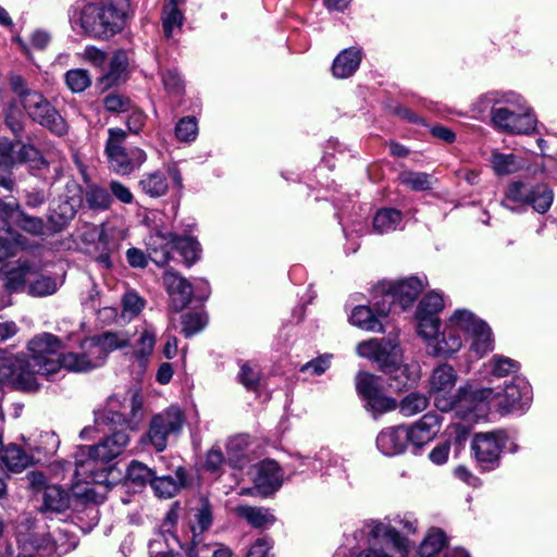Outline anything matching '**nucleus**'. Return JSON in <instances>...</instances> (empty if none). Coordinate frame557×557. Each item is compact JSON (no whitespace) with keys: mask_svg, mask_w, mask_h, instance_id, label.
Segmentation results:
<instances>
[{"mask_svg":"<svg viewBox=\"0 0 557 557\" xmlns=\"http://www.w3.org/2000/svg\"><path fill=\"white\" fill-rule=\"evenodd\" d=\"M470 343L469 350L476 358L484 357L494 348L491 327L467 309H457L445 321L444 329L428 348L432 357L450 358L463 346V339Z\"/></svg>","mask_w":557,"mask_h":557,"instance_id":"1","label":"nucleus"},{"mask_svg":"<svg viewBox=\"0 0 557 557\" xmlns=\"http://www.w3.org/2000/svg\"><path fill=\"white\" fill-rule=\"evenodd\" d=\"M473 110L483 115L490 113L492 126L510 135H529L536 131L537 120L525 99L516 92L492 91L482 95Z\"/></svg>","mask_w":557,"mask_h":557,"instance_id":"2","label":"nucleus"},{"mask_svg":"<svg viewBox=\"0 0 557 557\" xmlns=\"http://www.w3.org/2000/svg\"><path fill=\"white\" fill-rule=\"evenodd\" d=\"M358 356L377 363L387 375L388 385L400 392L413 387L421 379V367L417 361L405 362L397 337L371 338L357 345Z\"/></svg>","mask_w":557,"mask_h":557,"instance_id":"3","label":"nucleus"},{"mask_svg":"<svg viewBox=\"0 0 557 557\" xmlns=\"http://www.w3.org/2000/svg\"><path fill=\"white\" fill-rule=\"evenodd\" d=\"M531 400V386L523 379H516L511 384L506 385L503 393H496L493 388L488 387L474 391L470 399L471 403H475L473 408L463 410V406H461L458 411L460 420L468 425L459 423L453 425L458 433L456 440L461 442L466 438L469 426L487 414L492 403H495L502 412L509 413L523 411L530 405Z\"/></svg>","mask_w":557,"mask_h":557,"instance_id":"4","label":"nucleus"},{"mask_svg":"<svg viewBox=\"0 0 557 557\" xmlns=\"http://www.w3.org/2000/svg\"><path fill=\"white\" fill-rule=\"evenodd\" d=\"M27 348L29 358L23 360L24 366L16 373V381L22 389H37L39 384L36 375L50 376L61 369L70 371L64 361L70 352L59 354L61 341L55 335L41 333L28 342Z\"/></svg>","mask_w":557,"mask_h":557,"instance_id":"5","label":"nucleus"},{"mask_svg":"<svg viewBox=\"0 0 557 557\" xmlns=\"http://www.w3.org/2000/svg\"><path fill=\"white\" fill-rule=\"evenodd\" d=\"M16 541L24 552L34 550L38 557H62L77 545L76 537L67 530L59 528L46 531L28 517L18 523Z\"/></svg>","mask_w":557,"mask_h":557,"instance_id":"6","label":"nucleus"},{"mask_svg":"<svg viewBox=\"0 0 557 557\" xmlns=\"http://www.w3.org/2000/svg\"><path fill=\"white\" fill-rule=\"evenodd\" d=\"M12 224L35 235L44 236L48 227L40 218L24 213L14 198L0 199V260H4L24 246V238L17 234Z\"/></svg>","mask_w":557,"mask_h":557,"instance_id":"7","label":"nucleus"},{"mask_svg":"<svg viewBox=\"0 0 557 557\" xmlns=\"http://www.w3.org/2000/svg\"><path fill=\"white\" fill-rule=\"evenodd\" d=\"M458 379V372L451 364L440 363L430 373L428 391L438 410L447 412L455 408L456 416L460 419L458 412L460 407L463 406V410H469L475 403L470 401L473 392L467 395L463 388H456Z\"/></svg>","mask_w":557,"mask_h":557,"instance_id":"8","label":"nucleus"},{"mask_svg":"<svg viewBox=\"0 0 557 557\" xmlns=\"http://www.w3.org/2000/svg\"><path fill=\"white\" fill-rule=\"evenodd\" d=\"M114 472L112 467L96 470L92 460L75 455V471L71 484L72 496L85 504H100L112 485L108 476Z\"/></svg>","mask_w":557,"mask_h":557,"instance_id":"9","label":"nucleus"},{"mask_svg":"<svg viewBox=\"0 0 557 557\" xmlns=\"http://www.w3.org/2000/svg\"><path fill=\"white\" fill-rule=\"evenodd\" d=\"M129 344L124 333L107 332L82 343V352H70L64 361L73 372L89 371L102 366L110 351L123 348Z\"/></svg>","mask_w":557,"mask_h":557,"instance_id":"10","label":"nucleus"},{"mask_svg":"<svg viewBox=\"0 0 557 557\" xmlns=\"http://www.w3.org/2000/svg\"><path fill=\"white\" fill-rule=\"evenodd\" d=\"M11 86L33 121L58 136L66 134L67 124L65 120L40 92L28 89L24 79L20 76L12 77Z\"/></svg>","mask_w":557,"mask_h":557,"instance_id":"11","label":"nucleus"},{"mask_svg":"<svg viewBox=\"0 0 557 557\" xmlns=\"http://www.w3.org/2000/svg\"><path fill=\"white\" fill-rule=\"evenodd\" d=\"M368 548L356 557H406L410 541L396 531V525L386 521L371 520L367 522Z\"/></svg>","mask_w":557,"mask_h":557,"instance_id":"12","label":"nucleus"},{"mask_svg":"<svg viewBox=\"0 0 557 557\" xmlns=\"http://www.w3.org/2000/svg\"><path fill=\"white\" fill-rule=\"evenodd\" d=\"M50 161L32 145L21 140L0 138V186L11 189L13 186L12 171L22 163H27L32 169L47 166Z\"/></svg>","mask_w":557,"mask_h":557,"instance_id":"13","label":"nucleus"},{"mask_svg":"<svg viewBox=\"0 0 557 557\" xmlns=\"http://www.w3.org/2000/svg\"><path fill=\"white\" fill-rule=\"evenodd\" d=\"M144 398L137 388L115 394L108 399L107 411L97 418L103 422L125 425L131 431H137L144 419Z\"/></svg>","mask_w":557,"mask_h":557,"instance_id":"14","label":"nucleus"},{"mask_svg":"<svg viewBox=\"0 0 557 557\" xmlns=\"http://www.w3.org/2000/svg\"><path fill=\"white\" fill-rule=\"evenodd\" d=\"M184 422L182 410L178 407H170L151 418L149 428L139 443L144 446L149 444L156 451L161 453L166 448L169 438L181 433Z\"/></svg>","mask_w":557,"mask_h":557,"instance_id":"15","label":"nucleus"},{"mask_svg":"<svg viewBox=\"0 0 557 557\" xmlns=\"http://www.w3.org/2000/svg\"><path fill=\"white\" fill-rule=\"evenodd\" d=\"M106 144L110 168L120 175H128L139 169L147 160L146 152L140 148H133L128 151L122 146L126 132L121 128H110Z\"/></svg>","mask_w":557,"mask_h":557,"instance_id":"16","label":"nucleus"},{"mask_svg":"<svg viewBox=\"0 0 557 557\" xmlns=\"http://www.w3.org/2000/svg\"><path fill=\"white\" fill-rule=\"evenodd\" d=\"M423 287V282L416 276L382 285L375 290L376 296L381 295V299H375L376 311L380 315H387L394 304H399L401 309H406L416 300Z\"/></svg>","mask_w":557,"mask_h":557,"instance_id":"17","label":"nucleus"},{"mask_svg":"<svg viewBox=\"0 0 557 557\" xmlns=\"http://www.w3.org/2000/svg\"><path fill=\"white\" fill-rule=\"evenodd\" d=\"M507 443L504 431L478 433L474 435L471 449L481 470L492 471L499 466L500 456Z\"/></svg>","mask_w":557,"mask_h":557,"instance_id":"18","label":"nucleus"},{"mask_svg":"<svg viewBox=\"0 0 557 557\" xmlns=\"http://www.w3.org/2000/svg\"><path fill=\"white\" fill-rule=\"evenodd\" d=\"M161 242L160 246L164 243V248H161V257L154 258V262L158 264H165L170 259V248L177 250L183 257L186 264L191 265L200 258L201 248L199 243L190 236H175L173 234L162 235L156 234L151 236L149 245L153 247V251L157 253V244Z\"/></svg>","mask_w":557,"mask_h":557,"instance_id":"19","label":"nucleus"},{"mask_svg":"<svg viewBox=\"0 0 557 557\" xmlns=\"http://www.w3.org/2000/svg\"><path fill=\"white\" fill-rule=\"evenodd\" d=\"M163 283L170 296V305L175 311H181L188 306L195 294L194 288L201 289V294L196 295L200 300L206 299L209 295V285L206 281H197L196 287H194L184 277L170 270L165 271Z\"/></svg>","mask_w":557,"mask_h":557,"instance_id":"20","label":"nucleus"},{"mask_svg":"<svg viewBox=\"0 0 557 557\" xmlns=\"http://www.w3.org/2000/svg\"><path fill=\"white\" fill-rule=\"evenodd\" d=\"M129 444V435L125 431H117L104 437L94 446H81L76 453L85 460H92L96 468L97 462H109L120 456Z\"/></svg>","mask_w":557,"mask_h":557,"instance_id":"21","label":"nucleus"},{"mask_svg":"<svg viewBox=\"0 0 557 557\" xmlns=\"http://www.w3.org/2000/svg\"><path fill=\"white\" fill-rule=\"evenodd\" d=\"M356 388L374 413L381 414L397 408L396 400L384 395L379 376L360 372L356 377Z\"/></svg>","mask_w":557,"mask_h":557,"instance_id":"22","label":"nucleus"},{"mask_svg":"<svg viewBox=\"0 0 557 557\" xmlns=\"http://www.w3.org/2000/svg\"><path fill=\"white\" fill-rule=\"evenodd\" d=\"M178 520V507L173 506L166 513L160 530L154 533L149 542L150 557H164L172 553L175 546L184 547V544L172 533L173 527ZM187 546V543H185Z\"/></svg>","mask_w":557,"mask_h":557,"instance_id":"23","label":"nucleus"},{"mask_svg":"<svg viewBox=\"0 0 557 557\" xmlns=\"http://www.w3.org/2000/svg\"><path fill=\"white\" fill-rule=\"evenodd\" d=\"M284 473L274 460H263L255 466L253 485L263 496L275 493L283 484Z\"/></svg>","mask_w":557,"mask_h":557,"instance_id":"24","label":"nucleus"},{"mask_svg":"<svg viewBox=\"0 0 557 557\" xmlns=\"http://www.w3.org/2000/svg\"><path fill=\"white\" fill-rule=\"evenodd\" d=\"M196 523L190 525L188 533V543L186 553L188 557H198L200 552L207 549V545L202 544L201 534L207 531L212 523V510L207 500H201L200 507L195 515Z\"/></svg>","mask_w":557,"mask_h":557,"instance_id":"25","label":"nucleus"},{"mask_svg":"<svg viewBox=\"0 0 557 557\" xmlns=\"http://www.w3.org/2000/svg\"><path fill=\"white\" fill-rule=\"evenodd\" d=\"M99 8H101V13H104L103 27L107 28L104 38H109L121 32L125 26L129 13L128 0H102L99 3Z\"/></svg>","mask_w":557,"mask_h":557,"instance_id":"26","label":"nucleus"},{"mask_svg":"<svg viewBox=\"0 0 557 557\" xmlns=\"http://www.w3.org/2000/svg\"><path fill=\"white\" fill-rule=\"evenodd\" d=\"M441 419L436 413H425L420 420L406 426L408 443L421 447L432 441L440 431Z\"/></svg>","mask_w":557,"mask_h":557,"instance_id":"27","label":"nucleus"},{"mask_svg":"<svg viewBox=\"0 0 557 557\" xmlns=\"http://www.w3.org/2000/svg\"><path fill=\"white\" fill-rule=\"evenodd\" d=\"M408 444L406 426H392L381 431L376 437V446L385 456H396L405 451Z\"/></svg>","mask_w":557,"mask_h":557,"instance_id":"28","label":"nucleus"},{"mask_svg":"<svg viewBox=\"0 0 557 557\" xmlns=\"http://www.w3.org/2000/svg\"><path fill=\"white\" fill-rule=\"evenodd\" d=\"M38 272V267L28 261L18 260L12 265H5V287L10 292L27 288L26 282Z\"/></svg>","mask_w":557,"mask_h":557,"instance_id":"29","label":"nucleus"},{"mask_svg":"<svg viewBox=\"0 0 557 557\" xmlns=\"http://www.w3.org/2000/svg\"><path fill=\"white\" fill-rule=\"evenodd\" d=\"M103 14L99 4H84L79 9V25L83 32L95 38H104L107 28L103 27Z\"/></svg>","mask_w":557,"mask_h":557,"instance_id":"30","label":"nucleus"},{"mask_svg":"<svg viewBox=\"0 0 557 557\" xmlns=\"http://www.w3.org/2000/svg\"><path fill=\"white\" fill-rule=\"evenodd\" d=\"M129 59L124 50L115 51L109 62L108 70L101 75L100 84L109 88L124 82L128 73Z\"/></svg>","mask_w":557,"mask_h":557,"instance_id":"31","label":"nucleus"},{"mask_svg":"<svg viewBox=\"0 0 557 557\" xmlns=\"http://www.w3.org/2000/svg\"><path fill=\"white\" fill-rule=\"evenodd\" d=\"M81 199L71 197L60 200L50 209L49 224L52 232H59L72 221L76 214Z\"/></svg>","mask_w":557,"mask_h":557,"instance_id":"32","label":"nucleus"},{"mask_svg":"<svg viewBox=\"0 0 557 557\" xmlns=\"http://www.w3.org/2000/svg\"><path fill=\"white\" fill-rule=\"evenodd\" d=\"M38 497L41 500L39 510L44 513H61L70 507V497L57 485L46 486Z\"/></svg>","mask_w":557,"mask_h":557,"instance_id":"33","label":"nucleus"},{"mask_svg":"<svg viewBox=\"0 0 557 557\" xmlns=\"http://www.w3.org/2000/svg\"><path fill=\"white\" fill-rule=\"evenodd\" d=\"M152 490L159 497L171 498L186 485V471L183 467L175 470L174 476H153L150 483Z\"/></svg>","mask_w":557,"mask_h":557,"instance_id":"34","label":"nucleus"},{"mask_svg":"<svg viewBox=\"0 0 557 557\" xmlns=\"http://www.w3.org/2000/svg\"><path fill=\"white\" fill-rule=\"evenodd\" d=\"M375 306V302L373 304ZM382 315L376 311V307L374 309L367 306H357L350 317L349 321L352 325L374 333H383L385 331L383 323L380 318Z\"/></svg>","mask_w":557,"mask_h":557,"instance_id":"35","label":"nucleus"},{"mask_svg":"<svg viewBox=\"0 0 557 557\" xmlns=\"http://www.w3.org/2000/svg\"><path fill=\"white\" fill-rule=\"evenodd\" d=\"M360 62L361 51L359 49H345L335 58L332 73L336 78H347L358 70Z\"/></svg>","mask_w":557,"mask_h":557,"instance_id":"36","label":"nucleus"},{"mask_svg":"<svg viewBox=\"0 0 557 557\" xmlns=\"http://www.w3.org/2000/svg\"><path fill=\"white\" fill-rule=\"evenodd\" d=\"M86 243H94L95 249L100 252L98 260L106 267L110 265L109 252L112 249L106 228L102 225H89L82 236Z\"/></svg>","mask_w":557,"mask_h":557,"instance_id":"37","label":"nucleus"},{"mask_svg":"<svg viewBox=\"0 0 557 557\" xmlns=\"http://www.w3.org/2000/svg\"><path fill=\"white\" fill-rule=\"evenodd\" d=\"M530 194L531 190L527 185L520 182L511 183L507 187L502 205L511 211L519 212L529 206Z\"/></svg>","mask_w":557,"mask_h":557,"instance_id":"38","label":"nucleus"},{"mask_svg":"<svg viewBox=\"0 0 557 557\" xmlns=\"http://www.w3.org/2000/svg\"><path fill=\"white\" fill-rule=\"evenodd\" d=\"M235 513L245 519L253 528H265L274 523L275 518L269 509L240 505L234 508Z\"/></svg>","mask_w":557,"mask_h":557,"instance_id":"39","label":"nucleus"},{"mask_svg":"<svg viewBox=\"0 0 557 557\" xmlns=\"http://www.w3.org/2000/svg\"><path fill=\"white\" fill-rule=\"evenodd\" d=\"M185 0H165L162 13V26L166 38L172 37L175 28H181L184 22L183 12L180 10Z\"/></svg>","mask_w":557,"mask_h":557,"instance_id":"40","label":"nucleus"},{"mask_svg":"<svg viewBox=\"0 0 557 557\" xmlns=\"http://www.w3.org/2000/svg\"><path fill=\"white\" fill-rule=\"evenodd\" d=\"M138 186L145 195L151 198L163 197L169 190L166 177L159 171L144 174Z\"/></svg>","mask_w":557,"mask_h":557,"instance_id":"41","label":"nucleus"},{"mask_svg":"<svg viewBox=\"0 0 557 557\" xmlns=\"http://www.w3.org/2000/svg\"><path fill=\"white\" fill-rule=\"evenodd\" d=\"M157 334L151 326H145L135 344L134 358L139 366L145 367L148 358L153 351Z\"/></svg>","mask_w":557,"mask_h":557,"instance_id":"42","label":"nucleus"},{"mask_svg":"<svg viewBox=\"0 0 557 557\" xmlns=\"http://www.w3.org/2000/svg\"><path fill=\"white\" fill-rule=\"evenodd\" d=\"M448 544L445 532L438 528H431L419 547L421 557H434Z\"/></svg>","mask_w":557,"mask_h":557,"instance_id":"43","label":"nucleus"},{"mask_svg":"<svg viewBox=\"0 0 557 557\" xmlns=\"http://www.w3.org/2000/svg\"><path fill=\"white\" fill-rule=\"evenodd\" d=\"M1 460L7 469L12 472H21L32 462V458L16 445L5 447Z\"/></svg>","mask_w":557,"mask_h":557,"instance_id":"44","label":"nucleus"},{"mask_svg":"<svg viewBox=\"0 0 557 557\" xmlns=\"http://www.w3.org/2000/svg\"><path fill=\"white\" fill-rule=\"evenodd\" d=\"M401 213L395 209H381L373 218V230L380 234L397 230L401 223Z\"/></svg>","mask_w":557,"mask_h":557,"instance_id":"45","label":"nucleus"},{"mask_svg":"<svg viewBox=\"0 0 557 557\" xmlns=\"http://www.w3.org/2000/svg\"><path fill=\"white\" fill-rule=\"evenodd\" d=\"M491 163L497 175H509L523 168V162L512 153L494 152Z\"/></svg>","mask_w":557,"mask_h":557,"instance_id":"46","label":"nucleus"},{"mask_svg":"<svg viewBox=\"0 0 557 557\" xmlns=\"http://www.w3.org/2000/svg\"><path fill=\"white\" fill-rule=\"evenodd\" d=\"M429 406V397L420 392L406 395L399 403V411L405 417H412L424 411Z\"/></svg>","mask_w":557,"mask_h":557,"instance_id":"47","label":"nucleus"},{"mask_svg":"<svg viewBox=\"0 0 557 557\" xmlns=\"http://www.w3.org/2000/svg\"><path fill=\"white\" fill-rule=\"evenodd\" d=\"M418 333L425 342V349L435 341L440 334V319L433 315H417Z\"/></svg>","mask_w":557,"mask_h":557,"instance_id":"48","label":"nucleus"},{"mask_svg":"<svg viewBox=\"0 0 557 557\" xmlns=\"http://www.w3.org/2000/svg\"><path fill=\"white\" fill-rule=\"evenodd\" d=\"M85 200L91 209L107 210L112 203L109 191L98 185H90L86 188Z\"/></svg>","mask_w":557,"mask_h":557,"instance_id":"49","label":"nucleus"},{"mask_svg":"<svg viewBox=\"0 0 557 557\" xmlns=\"http://www.w3.org/2000/svg\"><path fill=\"white\" fill-rule=\"evenodd\" d=\"M491 373L496 377H504L509 374L516 373L519 370V363L508 357L502 355H494L492 359L485 363Z\"/></svg>","mask_w":557,"mask_h":557,"instance_id":"50","label":"nucleus"},{"mask_svg":"<svg viewBox=\"0 0 557 557\" xmlns=\"http://www.w3.org/2000/svg\"><path fill=\"white\" fill-rule=\"evenodd\" d=\"M398 180L403 185L418 191L432 187V176L422 172L404 171L399 174Z\"/></svg>","mask_w":557,"mask_h":557,"instance_id":"51","label":"nucleus"},{"mask_svg":"<svg viewBox=\"0 0 557 557\" xmlns=\"http://www.w3.org/2000/svg\"><path fill=\"white\" fill-rule=\"evenodd\" d=\"M60 285L55 278L41 275L29 283L27 290L32 296L44 297L54 294Z\"/></svg>","mask_w":557,"mask_h":557,"instance_id":"52","label":"nucleus"},{"mask_svg":"<svg viewBox=\"0 0 557 557\" xmlns=\"http://www.w3.org/2000/svg\"><path fill=\"white\" fill-rule=\"evenodd\" d=\"M530 202L533 209L540 213L546 212L553 202V191L546 185L536 186L531 190Z\"/></svg>","mask_w":557,"mask_h":557,"instance_id":"53","label":"nucleus"},{"mask_svg":"<svg viewBox=\"0 0 557 557\" xmlns=\"http://www.w3.org/2000/svg\"><path fill=\"white\" fill-rule=\"evenodd\" d=\"M444 308V299L440 293L432 292L426 294L419 304L417 315H433Z\"/></svg>","mask_w":557,"mask_h":557,"instance_id":"54","label":"nucleus"},{"mask_svg":"<svg viewBox=\"0 0 557 557\" xmlns=\"http://www.w3.org/2000/svg\"><path fill=\"white\" fill-rule=\"evenodd\" d=\"M65 83L73 92H82L90 86L91 78L88 71L74 69L65 73Z\"/></svg>","mask_w":557,"mask_h":557,"instance_id":"55","label":"nucleus"},{"mask_svg":"<svg viewBox=\"0 0 557 557\" xmlns=\"http://www.w3.org/2000/svg\"><path fill=\"white\" fill-rule=\"evenodd\" d=\"M153 476L154 471L140 461H132L127 468V479L137 485L151 483Z\"/></svg>","mask_w":557,"mask_h":557,"instance_id":"56","label":"nucleus"},{"mask_svg":"<svg viewBox=\"0 0 557 557\" xmlns=\"http://www.w3.org/2000/svg\"><path fill=\"white\" fill-rule=\"evenodd\" d=\"M198 135V125L194 116L181 119L175 126V136L180 141H194Z\"/></svg>","mask_w":557,"mask_h":557,"instance_id":"57","label":"nucleus"},{"mask_svg":"<svg viewBox=\"0 0 557 557\" xmlns=\"http://www.w3.org/2000/svg\"><path fill=\"white\" fill-rule=\"evenodd\" d=\"M122 305V317L132 320L143 310L145 301L136 293L128 292L124 295Z\"/></svg>","mask_w":557,"mask_h":557,"instance_id":"58","label":"nucleus"},{"mask_svg":"<svg viewBox=\"0 0 557 557\" xmlns=\"http://www.w3.org/2000/svg\"><path fill=\"white\" fill-rule=\"evenodd\" d=\"M206 322V318L200 313H186L182 317V331L185 336H193L203 329Z\"/></svg>","mask_w":557,"mask_h":557,"instance_id":"59","label":"nucleus"},{"mask_svg":"<svg viewBox=\"0 0 557 557\" xmlns=\"http://www.w3.org/2000/svg\"><path fill=\"white\" fill-rule=\"evenodd\" d=\"M17 364H23V360L0 350V384L15 374Z\"/></svg>","mask_w":557,"mask_h":557,"instance_id":"60","label":"nucleus"},{"mask_svg":"<svg viewBox=\"0 0 557 557\" xmlns=\"http://www.w3.org/2000/svg\"><path fill=\"white\" fill-rule=\"evenodd\" d=\"M332 355L325 354L301 366V372H310L313 375L323 374L331 364Z\"/></svg>","mask_w":557,"mask_h":557,"instance_id":"61","label":"nucleus"},{"mask_svg":"<svg viewBox=\"0 0 557 557\" xmlns=\"http://www.w3.org/2000/svg\"><path fill=\"white\" fill-rule=\"evenodd\" d=\"M103 104L108 111L117 113L127 111L131 107V101L124 96L112 92L104 97Z\"/></svg>","mask_w":557,"mask_h":557,"instance_id":"62","label":"nucleus"},{"mask_svg":"<svg viewBox=\"0 0 557 557\" xmlns=\"http://www.w3.org/2000/svg\"><path fill=\"white\" fill-rule=\"evenodd\" d=\"M238 376L240 383L247 389L255 391L257 388L260 380V374L259 371L252 368L250 364H243Z\"/></svg>","mask_w":557,"mask_h":557,"instance_id":"63","label":"nucleus"},{"mask_svg":"<svg viewBox=\"0 0 557 557\" xmlns=\"http://www.w3.org/2000/svg\"><path fill=\"white\" fill-rule=\"evenodd\" d=\"M162 82L166 91L180 94L183 89V82L175 70H166L162 73Z\"/></svg>","mask_w":557,"mask_h":557,"instance_id":"64","label":"nucleus"}]
</instances>
